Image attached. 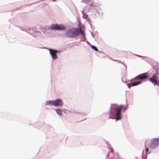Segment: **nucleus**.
I'll return each instance as SVG.
<instances>
[{
    "mask_svg": "<svg viewBox=\"0 0 159 159\" xmlns=\"http://www.w3.org/2000/svg\"><path fill=\"white\" fill-rule=\"evenodd\" d=\"M49 50L52 58L54 59H56L58 58V57L56 54L58 52L57 51L49 49Z\"/></svg>",
    "mask_w": 159,
    "mask_h": 159,
    "instance_id": "6",
    "label": "nucleus"
},
{
    "mask_svg": "<svg viewBox=\"0 0 159 159\" xmlns=\"http://www.w3.org/2000/svg\"><path fill=\"white\" fill-rule=\"evenodd\" d=\"M56 111L57 113L59 115L62 116V110L60 108H58L56 110Z\"/></svg>",
    "mask_w": 159,
    "mask_h": 159,
    "instance_id": "11",
    "label": "nucleus"
},
{
    "mask_svg": "<svg viewBox=\"0 0 159 159\" xmlns=\"http://www.w3.org/2000/svg\"><path fill=\"white\" fill-rule=\"evenodd\" d=\"M55 106H62L63 104L62 100L60 99H57L54 100Z\"/></svg>",
    "mask_w": 159,
    "mask_h": 159,
    "instance_id": "8",
    "label": "nucleus"
},
{
    "mask_svg": "<svg viewBox=\"0 0 159 159\" xmlns=\"http://www.w3.org/2000/svg\"><path fill=\"white\" fill-rule=\"evenodd\" d=\"M149 151V149L147 148H145V152L146 153H147Z\"/></svg>",
    "mask_w": 159,
    "mask_h": 159,
    "instance_id": "15",
    "label": "nucleus"
},
{
    "mask_svg": "<svg viewBox=\"0 0 159 159\" xmlns=\"http://www.w3.org/2000/svg\"><path fill=\"white\" fill-rule=\"evenodd\" d=\"M150 148L154 149L159 146V137L158 138H153L151 141L149 145Z\"/></svg>",
    "mask_w": 159,
    "mask_h": 159,
    "instance_id": "3",
    "label": "nucleus"
},
{
    "mask_svg": "<svg viewBox=\"0 0 159 159\" xmlns=\"http://www.w3.org/2000/svg\"><path fill=\"white\" fill-rule=\"evenodd\" d=\"M141 82L138 81L136 82H135L133 83H131V85H132V86L137 85L139 84Z\"/></svg>",
    "mask_w": 159,
    "mask_h": 159,
    "instance_id": "12",
    "label": "nucleus"
},
{
    "mask_svg": "<svg viewBox=\"0 0 159 159\" xmlns=\"http://www.w3.org/2000/svg\"><path fill=\"white\" fill-rule=\"evenodd\" d=\"M147 141H146V142H145V143H147Z\"/></svg>",
    "mask_w": 159,
    "mask_h": 159,
    "instance_id": "19",
    "label": "nucleus"
},
{
    "mask_svg": "<svg viewBox=\"0 0 159 159\" xmlns=\"http://www.w3.org/2000/svg\"><path fill=\"white\" fill-rule=\"evenodd\" d=\"M148 78V75L146 73H144L139 75L135 78V80H144Z\"/></svg>",
    "mask_w": 159,
    "mask_h": 159,
    "instance_id": "7",
    "label": "nucleus"
},
{
    "mask_svg": "<svg viewBox=\"0 0 159 159\" xmlns=\"http://www.w3.org/2000/svg\"><path fill=\"white\" fill-rule=\"evenodd\" d=\"M91 1V0H85V1H87H87Z\"/></svg>",
    "mask_w": 159,
    "mask_h": 159,
    "instance_id": "17",
    "label": "nucleus"
},
{
    "mask_svg": "<svg viewBox=\"0 0 159 159\" xmlns=\"http://www.w3.org/2000/svg\"><path fill=\"white\" fill-rule=\"evenodd\" d=\"M113 107H114L115 111L116 113V119L117 120L121 119L120 113L122 109H124V111L127 108H125L123 105H120L117 106L116 104H114L112 105Z\"/></svg>",
    "mask_w": 159,
    "mask_h": 159,
    "instance_id": "1",
    "label": "nucleus"
},
{
    "mask_svg": "<svg viewBox=\"0 0 159 159\" xmlns=\"http://www.w3.org/2000/svg\"><path fill=\"white\" fill-rule=\"evenodd\" d=\"M128 87L129 88H130L131 86H132V85H131V83L130 84H128Z\"/></svg>",
    "mask_w": 159,
    "mask_h": 159,
    "instance_id": "16",
    "label": "nucleus"
},
{
    "mask_svg": "<svg viewBox=\"0 0 159 159\" xmlns=\"http://www.w3.org/2000/svg\"><path fill=\"white\" fill-rule=\"evenodd\" d=\"M50 28L52 30H64L66 29L65 26L62 25H53L51 26Z\"/></svg>",
    "mask_w": 159,
    "mask_h": 159,
    "instance_id": "5",
    "label": "nucleus"
},
{
    "mask_svg": "<svg viewBox=\"0 0 159 159\" xmlns=\"http://www.w3.org/2000/svg\"><path fill=\"white\" fill-rule=\"evenodd\" d=\"M91 46L92 49L96 51H98V49L96 47L93 45H91Z\"/></svg>",
    "mask_w": 159,
    "mask_h": 159,
    "instance_id": "14",
    "label": "nucleus"
},
{
    "mask_svg": "<svg viewBox=\"0 0 159 159\" xmlns=\"http://www.w3.org/2000/svg\"><path fill=\"white\" fill-rule=\"evenodd\" d=\"M79 29V33H80L82 35H84V31L82 30L81 28L80 27Z\"/></svg>",
    "mask_w": 159,
    "mask_h": 159,
    "instance_id": "13",
    "label": "nucleus"
},
{
    "mask_svg": "<svg viewBox=\"0 0 159 159\" xmlns=\"http://www.w3.org/2000/svg\"><path fill=\"white\" fill-rule=\"evenodd\" d=\"M111 151L108 154V157L109 159H116L113 150L112 148H111Z\"/></svg>",
    "mask_w": 159,
    "mask_h": 159,
    "instance_id": "9",
    "label": "nucleus"
},
{
    "mask_svg": "<svg viewBox=\"0 0 159 159\" xmlns=\"http://www.w3.org/2000/svg\"><path fill=\"white\" fill-rule=\"evenodd\" d=\"M150 153H151V152H149V154H150Z\"/></svg>",
    "mask_w": 159,
    "mask_h": 159,
    "instance_id": "18",
    "label": "nucleus"
},
{
    "mask_svg": "<svg viewBox=\"0 0 159 159\" xmlns=\"http://www.w3.org/2000/svg\"><path fill=\"white\" fill-rule=\"evenodd\" d=\"M149 80L154 86L157 85H159V77L157 75H153L149 78Z\"/></svg>",
    "mask_w": 159,
    "mask_h": 159,
    "instance_id": "4",
    "label": "nucleus"
},
{
    "mask_svg": "<svg viewBox=\"0 0 159 159\" xmlns=\"http://www.w3.org/2000/svg\"><path fill=\"white\" fill-rule=\"evenodd\" d=\"M79 34L78 28L72 29L67 31L65 33V35L69 37L73 38L75 37Z\"/></svg>",
    "mask_w": 159,
    "mask_h": 159,
    "instance_id": "2",
    "label": "nucleus"
},
{
    "mask_svg": "<svg viewBox=\"0 0 159 159\" xmlns=\"http://www.w3.org/2000/svg\"><path fill=\"white\" fill-rule=\"evenodd\" d=\"M54 100L48 101L46 102L47 104L55 106Z\"/></svg>",
    "mask_w": 159,
    "mask_h": 159,
    "instance_id": "10",
    "label": "nucleus"
}]
</instances>
